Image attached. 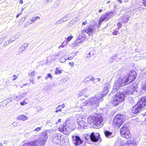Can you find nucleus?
Instances as JSON below:
<instances>
[{
	"mask_svg": "<svg viewBox=\"0 0 146 146\" xmlns=\"http://www.w3.org/2000/svg\"><path fill=\"white\" fill-rule=\"evenodd\" d=\"M103 118L101 115H96V116H89L87 118L88 122L90 124L96 127L102 126L103 125Z\"/></svg>",
	"mask_w": 146,
	"mask_h": 146,
	"instance_id": "obj_1",
	"label": "nucleus"
},
{
	"mask_svg": "<svg viewBox=\"0 0 146 146\" xmlns=\"http://www.w3.org/2000/svg\"><path fill=\"white\" fill-rule=\"evenodd\" d=\"M146 106V97L142 98L132 109V112L134 114L138 113Z\"/></svg>",
	"mask_w": 146,
	"mask_h": 146,
	"instance_id": "obj_2",
	"label": "nucleus"
},
{
	"mask_svg": "<svg viewBox=\"0 0 146 146\" xmlns=\"http://www.w3.org/2000/svg\"><path fill=\"white\" fill-rule=\"evenodd\" d=\"M104 94H97L95 96L87 100L86 102L87 104L90 105H95L96 106H98L99 105V102L102 101V98L104 97Z\"/></svg>",
	"mask_w": 146,
	"mask_h": 146,
	"instance_id": "obj_3",
	"label": "nucleus"
},
{
	"mask_svg": "<svg viewBox=\"0 0 146 146\" xmlns=\"http://www.w3.org/2000/svg\"><path fill=\"white\" fill-rule=\"evenodd\" d=\"M48 133V131L47 130L43 132L40 135L38 139L34 140V141H37L38 142L37 146L39 144V146H43L47 140Z\"/></svg>",
	"mask_w": 146,
	"mask_h": 146,
	"instance_id": "obj_4",
	"label": "nucleus"
},
{
	"mask_svg": "<svg viewBox=\"0 0 146 146\" xmlns=\"http://www.w3.org/2000/svg\"><path fill=\"white\" fill-rule=\"evenodd\" d=\"M125 97V95L122 92L117 93L113 99L112 104L114 106H117L120 102L123 101Z\"/></svg>",
	"mask_w": 146,
	"mask_h": 146,
	"instance_id": "obj_5",
	"label": "nucleus"
},
{
	"mask_svg": "<svg viewBox=\"0 0 146 146\" xmlns=\"http://www.w3.org/2000/svg\"><path fill=\"white\" fill-rule=\"evenodd\" d=\"M124 116L122 114H118L114 117L113 124L118 128L119 127L124 121Z\"/></svg>",
	"mask_w": 146,
	"mask_h": 146,
	"instance_id": "obj_6",
	"label": "nucleus"
},
{
	"mask_svg": "<svg viewBox=\"0 0 146 146\" xmlns=\"http://www.w3.org/2000/svg\"><path fill=\"white\" fill-rule=\"evenodd\" d=\"M121 135L123 137L127 139L131 138L132 136L129 130L126 125H124L121 128L120 130Z\"/></svg>",
	"mask_w": 146,
	"mask_h": 146,
	"instance_id": "obj_7",
	"label": "nucleus"
},
{
	"mask_svg": "<svg viewBox=\"0 0 146 146\" xmlns=\"http://www.w3.org/2000/svg\"><path fill=\"white\" fill-rule=\"evenodd\" d=\"M137 76L136 72L134 70H131L128 73L127 75L125 76L124 79L126 80L128 84H130L135 80Z\"/></svg>",
	"mask_w": 146,
	"mask_h": 146,
	"instance_id": "obj_8",
	"label": "nucleus"
},
{
	"mask_svg": "<svg viewBox=\"0 0 146 146\" xmlns=\"http://www.w3.org/2000/svg\"><path fill=\"white\" fill-rule=\"evenodd\" d=\"M124 79L125 77L124 78H120L116 81L114 87H115V89H116V90H117L120 87L124 86L128 84L126 80H125Z\"/></svg>",
	"mask_w": 146,
	"mask_h": 146,
	"instance_id": "obj_9",
	"label": "nucleus"
},
{
	"mask_svg": "<svg viewBox=\"0 0 146 146\" xmlns=\"http://www.w3.org/2000/svg\"><path fill=\"white\" fill-rule=\"evenodd\" d=\"M137 88V85L136 83H133L127 89L123 91V93L126 95H129L130 94H133L134 92L136 91V90Z\"/></svg>",
	"mask_w": 146,
	"mask_h": 146,
	"instance_id": "obj_10",
	"label": "nucleus"
},
{
	"mask_svg": "<svg viewBox=\"0 0 146 146\" xmlns=\"http://www.w3.org/2000/svg\"><path fill=\"white\" fill-rule=\"evenodd\" d=\"M113 13L111 11L108 13H106L102 14L99 20V25L101 24L104 21H107L110 18L113 17Z\"/></svg>",
	"mask_w": 146,
	"mask_h": 146,
	"instance_id": "obj_11",
	"label": "nucleus"
},
{
	"mask_svg": "<svg viewBox=\"0 0 146 146\" xmlns=\"http://www.w3.org/2000/svg\"><path fill=\"white\" fill-rule=\"evenodd\" d=\"M58 129L60 131L66 135L68 134L71 131L70 128L66 125L60 126Z\"/></svg>",
	"mask_w": 146,
	"mask_h": 146,
	"instance_id": "obj_12",
	"label": "nucleus"
},
{
	"mask_svg": "<svg viewBox=\"0 0 146 146\" xmlns=\"http://www.w3.org/2000/svg\"><path fill=\"white\" fill-rule=\"evenodd\" d=\"M73 143L76 146L80 145L83 142V141L78 136L73 135L72 137Z\"/></svg>",
	"mask_w": 146,
	"mask_h": 146,
	"instance_id": "obj_13",
	"label": "nucleus"
},
{
	"mask_svg": "<svg viewBox=\"0 0 146 146\" xmlns=\"http://www.w3.org/2000/svg\"><path fill=\"white\" fill-rule=\"evenodd\" d=\"M60 137H61L60 134L57 133H55L52 135L51 138L53 142L57 144L60 142Z\"/></svg>",
	"mask_w": 146,
	"mask_h": 146,
	"instance_id": "obj_14",
	"label": "nucleus"
},
{
	"mask_svg": "<svg viewBox=\"0 0 146 146\" xmlns=\"http://www.w3.org/2000/svg\"><path fill=\"white\" fill-rule=\"evenodd\" d=\"M86 119L84 118H82L81 117H79L77 120V123L78 125L82 128H84V127L86 126Z\"/></svg>",
	"mask_w": 146,
	"mask_h": 146,
	"instance_id": "obj_15",
	"label": "nucleus"
},
{
	"mask_svg": "<svg viewBox=\"0 0 146 146\" xmlns=\"http://www.w3.org/2000/svg\"><path fill=\"white\" fill-rule=\"evenodd\" d=\"M100 136V134L98 133L94 134V133L92 132L90 135V138L92 141L93 142H96L98 140Z\"/></svg>",
	"mask_w": 146,
	"mask_h": 146,
	"instance_id": "obj_16",
	"label": "nucleus"
},
{
	"mask_svg": "<svg viewBox=\"0 0 146 146\" xmlns=\"http://www.w3.org/2000/svg\"><path fill=\"white\" fill-rule=\"evenodd\" d=\"M129 16L127 14L125 13L121 17V19L122 20V23H127L129 20Z\"/></svg>",
	"mask_w": 146,
	"mask_h": 146,
	"instance_id": "obj_17",
	"label": "nucleus"
},
{
	"mask_svg": "<svg viewBox=\"0 0 146 146\" xmlns=\"http://www.w3.org/2000/svg\"><path fill=\"white\" fill-rule=\"evenodd\" d=\"M38 143L37 141H33L25 143L22 146H36Z\"/></svg>",
	"mask_w": 146,
	"mask_h": 146,
	"instance_id": "obj_18",
	"label": "nucleus"
},
{
	"mask_svg": "<svg viewBox=\"0 0 146 146\" xmlns=\"http://www.w3.org/2000/svg\"><path fill=\"white\" fill-rule=\"evenodd\" d=\"M104 133L105 136L108 138H111L114 136L112 132L107 130L105 131Z\"/></svg>",
	"mask_w": 146,
	"mask_h": 146,
	"instance_id": "obj_19",
	"label": "nucleus"
},
{
	"mask_svg": "<svg viewBox=\"0 0 146 146\" xmlns=\"http://www.w3.org/2000/svg\"><path fill=\"white\" fill-rule=\"evenodd\" d=\"M123 142L119 138H118L115 142V144L119 146H123Z\"/></svg>",
	"mask_w": 146,
	"mask_h": 146,
	"instance_id": "obj_20",
	"label": "nucleus"
},
{
	"mask_svg": "<svg viewBox=\"0 0 146 146\" xmlns=\"http://www.w3.org/2000/svg\"><path fill=\"white\" fill-rule=\"evenodd\" d=\"M17 119L18 120H21L25 121L27 120L28 119V117L25 115H19L17 117Z\"/></svg>",
	"mask_w": 146,
	"mask_h": 146,
	"instance_id": "obj_21",
	"label": "nucleus"
},
{
	"mask_svg": "<svg viewBox=\"0 0 146 146\" xmlns=\"http://www.w3.org/2000/svg\"><path fill=\"white\" fill-rule=\"evenodd\" d=\"M17 38H15V37H11L10 39L9 40L7 41L6 42V43L4 44V46H6L8 45L10 43L14 41Z\"/></svg>",
	"mask_w": 146,
	"mask_h": 146,
	"instance_id": "obj_22",
	"label": "nucleus"
},
{
	"mask_svg": "<svg viewBox=\"0 0 146 146\" xmlns=\"http://www.w3.org/2000/svg\"><path fill=\"white\" fill-rule=\"evenodd\" d=\"M96 53L95 51L94 50H92L90 51V53L88 54V55L87 56V58H90L93 55H94Z\"/></svg>",
	"mask_w": 146,
	"mask_h": 146,
	"instance_id": "obj_23",
	"label": "nucleus"
},
{
	"mask_svg": "<svg viewBox=\"0 0 146 146\" xmlns=\"http://www.w3.org/2000/svg\"><path fill=\"white\" fill-rule=\"evenodd\" d=\"M92 29L90 28H88L86 29V30H83V31L84 32H86L88 34L90 35V34L91 33L93 32Z\"/></svg>",
	"mask_w": 146,
	"mask_h": 146,
	"instance_id": "obj_24",
	"label": "nucleus"
},
{
	"mask_svg": "<svg viewBox=\"0 0 146 146\" xmlns=\"http://www.w3.org/2000/svg\"><path fill=\"white\" fill-rule=\"evenodd\" d=\"M40 19V17L39 16H37L35 17H33L30 21L31 22V23H33L36 21L37 20H39Z\"/></svg>",
	"mask_w": 146,
	"mask_h": 146,
	"instance_id": "obj_25",
	"label": "nucleus"
},
{
	"mask_svg": "<svg viewBox=\"0 0 146 146\" xmlns=\"http://www.w3.org/2000/svg\"><path fill=\"white\" fill-rule=\"evenodd\" d=\"M118 56V54H114L113 56H112L111 58H110V61L111 62H113L117 58Z\"/></svg>",
	"mask_w": 146,
	"mask_h": 146,
	"instance_id": "obj_26",
	"label": "nucleus"
},
{
	"mask_svg": "<svg viewBox=\"0 0 146 146\" xmlns=\"http://www.w3.org/2000/svg\"><path fill=\"white\" fill-rule=\"evenodd\" d=\"M28 44L27 43H25L20 48V49L22 51H23L27 48V47L28 46Z\"/></svg>",
	"mask_w": 146,
	"mask_h": 146,
	"instance_id": "obj_27",
	"label": "nucleus"
},
{
	"mask_svg": "<svg viewBox=\"0 0 146 146\" xmlns=\"http://www.w3.org/2000/svg\"><path fill=\"white\" fill-rule=\"evenodd\" d=\"M87 89L86 88L85 89L81 91L80 92L79 94V95L80 96H81L84 94H85L87 92Z\"/></svg>",
	"mask_w": 146,
	"mask_h": 146,
	"instance_id": "obj_28",
	"label": "nucleus"
},
{
	"mask_svg": "<svg viewBox=\"0 0 146 146\" xmlns=\"http://www.w3.org/2000/svg\"><path fill=\"white\" fill-rule=\"evenodd\" d=\"M110 86L109 85H108L106 87H105L104 88L103 90V92H104L105 94H107L109 91L108 88H109Z\"/></svg>",
	"mask_w": 146,
	"mask_h": 146,
	"instance_id": "obj_29",
	"label": "nucleus"
},
{
	"mask_svg": "<svg viewBox=\"0 0 146 146\" xmlns=\"http://www.w3.org/2000/svg\"><path fill=\"white\" fill-rule=\"evenodd\" d=\"M84 37H82V38H81V39H82V40L80 39H77L76 41V43L78 44V43L83 42V40H84Z\"/></svg>",
	"mask_w": 146,
	"mask_h": 146,
	"instance_id": "obj_30",
	"label": "nucleus"
},
{
	"mask_svg": "<svg viewBox=\"0 0 146 146\" xmlns=\"http://www.w3.org/2000/svg\"><path fill=\"white\" fill-rule=\"evenodd\" d=\"M59 68H57L56 69L55 74H60L62 73V71L61 70H59Z\"/></svg>",
	"mask_w": 146,
	"mask_h": 146,
	"instance_id": "obj_31",
	"label": "nucleus"
},
{
	"mask_svg": "<svg viewBox=\"0 0 146 146\" xmlns=\"http://www.w3.org/2000/svg\"><path fill=\"white\" fill-rule=\"evenodd\" d=\"M30 77L33 78L35 75V72L33 71L31 73H29L28 75Z\"/></svg>",
	"mask_w": 146,
	"mask_h": 146,
	"instance_id": "obj_32",
	"label": "nucleus"
},
{
	"mask_svg": "<svg viewBox=\"0 0 146 146\" xmlns=\"http://www.w3.org/2000/svg\"><path fill=\"white\" fill-rule=\"evenodd\" d=\"M83 136L85 139L86 140H88L90 137L89 135L88 134H84Z\"/></svg>",
	"mask_w": 146,
	"mask_h": 146,
	"instance_id": "obj_33",
	"label": "nucleus"
},
{
	"mask_svg": "<svg viewBox=\"0 0 146 146\" xmlns=\"http://www.w3.org/2000/svg\"><path fill=\"white\" fill-rule=\"evenodd\" d=\"M117 26L118 27L117 29H119V28L121 27L122 26V25L121 21L117 23Z\"/></svg>",
	"mask_w": 146,
	"mask_h": 146,
	"instance_id": "obj_34",
	"label": "nucleus"
},
{
	"mask_svg": "<svg viewBox=\"0 0 146 146\" xmlns=\"http://www.w3.org/2000/svg\"><path fill=\"white\" fill-rule=\"evenodd\" d=\"M66 60V59L62 57L59 59V61L62 63H63L65 62Z\"/></svg>",
	"mask_w": 146,
	"mask_h": 146,
	"instance_id": "obj_35",
	"label": "nucleus"
},
{
	"mask_svg": "<svg viewBox=\"0 0 146 146\" xmlns=\"http://www.w3.org/2000/svg\"><path fill=\"white\" fill-rule=\"evenodd\" d=\"M141 87L143 90L146 91V85L145 84H142Z\"/></svg>",
	"mask_w": 146,
	"mask_h": 146,
	"instance_id": "obj_36",
	"label": "nucleus"
},
{
	"mask_svg": "<svg viewBox=\"0 0 146 146\" xmlns=\"http://www.w3.org/2000/svg\"><path fill=\"white\" fill-rule=\"evenodd\" d=\"M36 108L38 112L42 110V109L41 108V107L40 106H37L36 107Z\"/></svg>",
	"mask_w": 146,
	"mask_h": 146,
	"instance_id": "obj_37",
	"label": "nucleus"
},
{
	"mask_svg": "<svg viewBox=\"0 0 146 146\" xmlns=\"http://www.w3.org/2000/svg\"><path fill=\"white\" fill-rule=\"evenodd\" d=\"M42 129V127H37L36 129H34L33 131H40Z\"/></svg>",
	"mask_w": 146,
	"mask_h": 146,
	"instance_id": "obj_38",
	"label": "nucleus"
},
{
	"mask_svg": "<svg viewBox=\"0 0 146 146\" xmlns=\"http://www.w3.org/2000/svg\"><path fill=\"white\" fill-rule=\"evenodd\" d=\"M119 33L118 31L117 30H115L113 32V35H117Z\"/></svg>",
	"mask_w": 146,
	"mask_h": 146,
	"instance_id": "obj_39",
	"label": "nucleus"
},
{
	"mask_svg": "<svg viewBox=\"0 0 146 146\" xmlns=\"http://www.w3.org/2000/svg\"><path fill=\"white\" fill-rule=\"evenodd\" d=\"M73 37H68L67 38V41L66 42V44H67V43L69 41H70L73 38Z\"/></svg>",
	"mask_w": 146,
	"mask_h": 146,
	"instance_id": "obj_40",
	"label": "nucleus"
},
{
	"mask_svg": "<svg viewBox=\"0 0 146 146\" xmlns=\"http://www.w3.org/2000/svg\"><path fill=\"white\" fill-rule=\"evenodd\" d=\"M142 3L144 6L146 7V0H142Z\"/></svg>",
	"mask_w": 146,
	"mask_h": 146,
	"instance_id": "obj_41",
	"label": "nucleus"
},
{
	"mask_svg": "<svg viewBox=\"0 0 146 146\" xmlns=\"http://www.w3.org/2000/svg\"><path fill=\"white\" fill-rule=\"evenodd\" d=\"M132 142L131 141H128L127 142V145H128V146H131L130 145L129 146V145H130V144H132Z\"/></svg>",
	"mask_w": 146,
	"mask_h": 146,
	"instance_id": "obj_42",
	"label": "nucleus"
},
{
	"mask_svg": "<svg viewBox=\"0 0 146 146\" xmlns=\"http://www.w3.org/2000/svg\"><path fill=\"white\" fill-rule=\"evenodd\" d=\"M90 80V79H89V77H88L86 78L84 80V82L85 83L87 81Z\"/></svg>",
	"mask_w": 146,
	"mask_h": 146,
	"instance_id": "obj_43",
	"label": "nucleus"
},
{
	"mask_svg": "<svg viewBox=\"0 0 146 146\" xmlns=\"http://www.w3.org/2000/svg\"><path fill=\"white\" fill-rule=\"evenodd\" d=\"M15 76H16V78H15L13 79L12 80L13 81L17 79L18 78V77L16 75H13V77H14Z\"/></svg>",
	"mask_w": 146,
	"mask_h": 146,
	"instance_id": "obj_44",
	"label": "nucleus"
},
{
	"mask_svg": "<svg viewBox=\"0 0 146 146\" xmlns=\"http://www.w3.org/2000/svg\"><path fill=\"white\" fill-rule=\"evenodd\" d=\"M27 104V103H26L24 101H23V102H21L20 103V104L22 106L24 105Z\"/></svg>",
	"mask_w": 146,
	"mask_h": 146,
	"instance_id": "obj_45",
	"label": "nucleus"
},
{
	"mask_svg": "<svg viewBox=\"0 0 146 146\" xmlns=\"http://www.w3.org/2000/svg\"><path fill=\"white\" fill-rule=\"evenodd\" d=\"M87 21H85L83 22L82 23V25H86V24H87Z\"/></svg>",
	"mask_w": 146,
	"mask_h": 146,
	"instance_id": "obj_46",
	"label": "nucleus"
},
{
	"mask_svg": "<svg viewBox=\"0 0 146 146\" xmlns=\"http://www.w3.org/2000/svg\"><path fill=\"white\" fill-rule=\"evenodd\" d=\"M48 78H52V76L50 73H48L47 74V76Z\"/></svg>",
	"mask_w": 146,
	"mask_h": 146,
	"instance_id": "obj_47",
	"label": "nucleus"
},
{
	"mask_svg": "<svg viewBox=\"0 0 146 146\" xmlns=\"http://www.w3.org/2000/svg\"><path fill=\"white\" fill-rule=\"evenodd\" d=\"M62 111V110L61 109H59L56 110L55 111V112L56 113L58 112H61Z\"/></svg>",
	"mask_w": 146,
	"mask_h": 146,
	"instance_id": "obj_48",
	"label": "nucleus"
},
{
	"mask_svg": "<svg viewBox=\"0 0 146 146\" xmlns=\"http://www.w3.org/2000/svg\"><path fill=\"white\" fill-rule=\"evenodd\" d=\"M61 119H59L58 121L56 122V124H57L58 123H60L61 122Z\"/></svg>",
	"mask_w": 146,
	"mask_h": 146,
	"instance_id": "obj_49",
	"label": "nucleus"
},
{
	"mask_svg": "<svg viewBox=\"0 0 146 146\" xmlns=\"http://www.w3.org/2000/svg\"><path fill=\"white\" fill-rule=\"evenodd\" d=\"M69 64L72 67L74 65V63L73 62H70L69 63Z\"/></svg>",
	"mask_w": 146,
	"mask_h": 146,
	"instance_id": "obj_50",
	"label": "nucleus"
},
{
	"mask_svg": "<svg viewBox=\"0 0 146 146\" xmlns=\"http://www.w3.org/2000/svg\"><path fill=\"white\" fill-rule=\"evenodd\" d=\"M30 82L32 84H34V79H31V78L30 79Z\"/></svg>",
	"mask_w": 146,
	"mask_h": 146,
	"instance_id": "obj_51",
	"label": "nucleus"
},
{
	"mask_svg": "<svg viewBox=\"0 0 146 146\" xmlns=\"http://www.w3.org/2000/svg\"><path fill=\"white\" fill-rule=\"evenodd\" d=\"M95 80V79L93 77H91L90 79V80H91V81H94Z\"/></svg>",
	"mask_w": 146,
	"mask_h": 146,
	"instance_id": "obj_52",
	"label": "nucleus"
},
{
	"mask_svg": "<svg viewBox=\"0 0 146 146\" xmlns=\"http://www.w3.org/2000/svg\"><path fill=\"white\" fill-rule=\"evenodd\" d=\"M73 58V57H71V56L69 57L68 58L66 59V60H71Z\"/></svg>",
	"mask_w": 146,
	"mask_h": 146,
	"instance_id": "obj_53",
	"label": "nucleus"
},
{
	"mask_svg": "<svg viewBox=\"0 0 146 146\" xmlns=\"http://www.w3.org/2000/svg\"><path fill=\"white\" fill-rule=\"evenodd\" d=\"M48 88L49 89H50V87L48 86H46L44 88H46V90H48Z\"/></svg>",
	"mask_w": 146,
	"mask_h": 146,
	"instance_id": "obj_54",
	"label": "nucleus"
},
{
	"mask_svg": "<svg viewBox=\"0 0 146 146\" xmlns=\"http://www.w3.org/2000/svg\"><path fill=\"white\" fill-rule=\"evenodd\" d=\"M12 124L14 126H16L17 125V123L15 122L13 123Z\"/></svg>",
	"mask_w": 146,
	"mask_h": 146,
	"instance_id": "obj_55",
	"label": "nucleus"
},
{
	"mask_svg": "<svg viewBox=\"0 0 146 146\" xmlns=\"http://www.w3.org/2000/svg\"><path fill=\"white\" fill-rule=\"evenodd\" d=\"M64 42H62L61 45L59 47H63L64 45Z\"/></svg>",
	"mask_w": 146,
	"mask_h": 146,
	"instance_id": "obj_56",
	"label": "nucleus"
},
{
	"mask_svg": "<svg viewBox=\"0 0 146 146\" xmlns=\"http://www.w3.org/2000/svg\"><path fill=\"white\" fill-rule=\"evenodd\" d=\"M22 13H20L17 14L16 16V18H18L19 16V15H20Z\"/></svg>",
	"mask_w": 146,
	"mask_h": 146,
	"instance_id": "obj_57",
	"label": "nucleus"
},
{
	"mask_svg": "<svg viewBox=\"0 0 146 146\" xmlns=\"http://www.w3.org/2000/svg\"><path fill=\"white\" fill-rule=\"evenodd\" d=\"M19 3L20 4H23V0H19Z\"/></svg>",
	"mask_w": 146,
	"mask_h": 146,
	"instance_id": "obj_58",
	"label": "nucleus"
},
{
	"mask_svg": "<svg viewBox=\"0 0 146 146\" xmlns=\"http://www.w3.org/2000/svg\"><path fill=\"white\" fill-rule=\"evenodd\" d=\"M61 106L62 108H64L65 107V105L64 104H63Z\"/></svg>",
	"mask_w": 146,
	"mask_h": 146,
	"instance_id": "obj_59",
	"label": "nucleus"
},
{
	"mask_svg": "<svg viewBox=\"0 0 146 146\" xmlns=\"http://www.w3.org/2000/svg\"><path fill=\"white\" fill-rule=\"evenodd\" d=\"M18 97L17 96H14V97H13V98H14V100H15Z\"/></svg>",
	"mask_w": 146,
	"mask_h": 146,
	"instance_id": "obj_60",
	"label": "nucleus"
},
{
	"mask_svg": "<svg viewBox=\"0 0 146 146\" xmlns=\"http://www.w3.org/2000/svg\"><path fill=\"white\" fill-rule=\"evenodd\" d=\"M133 144V145L134 146H136V143H135V142H133L132 143V144Z\"/></svg>",
	"mask_w": 146,
	"mask_h": 146,
	"instance_id": "obj_61",
	"label": "nucleus"
},
{
	"mask_svg": "<svg viewBox=\"0 0 146 146\" xmlns=\"http://www.w3.org/2000/svg\"><path fill=\"white\" fill-rule=\"evenodd\" d=\"M103 11V10L102 9H100L99 10V12L100 13Z\"/></svg>",
	"mask_w": 146,
	"mask_h": 146,
	"instance_id": "obj_62",
	"label": "nucleus"
},
{
	"mask_svg": "<svg viewBox=\"0 0 146 146\" xmlns=\"http://www.w3.org/2000/svg\"><path fill=\"white\" fill-rule=\"evenodd\" d=\"M97 80L98 82H99L100 81V79L99 78H97Z\"/></svg>",
	"mask_w": 146,
	"mask_h": 146,
	"instance_id": "obj_63",
	"label": "nucleus"
},
{
	"mask_svg": "<svg viewBox=\"0 0 146 146\" xmlns=\"http://www.w3.org/2000/svg\"><path fill=\"white\" fill-rule=\"evenodd\" d=\"M61 106V105H58V107L56 108V109H58V108H59L60 107V106Z\"/></svg>",
	"mask_w": 146,
	"mask_h": 146,
	"instance_id": "obj_64",
	"label": "nucleus"
}]
</instances>
